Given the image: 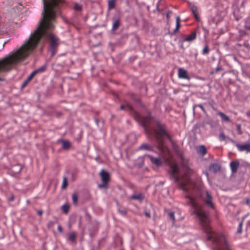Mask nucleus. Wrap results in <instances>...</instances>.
Returning a JSON list of instances; mask_svg holds the SVG:
<instances>
[{"mask_svg":"<svg viewBox=\"0 0 250 250\" xmlns=\"http://www.w3.org/2000/svg\"><path fill=\"white\" fill-rule=\"evenodd\" d=\"M62 0H43L42 17L38 28L31 34L28 41L18 50L8 56L0 60V73L8 72L22 62L34 50L42 37L45 36L49 40L51 56H54L59 45V39L50 32L53 27L52 21L60 13L59 4ZM3 81L0 78V81Z\"/></svg>","mask_w":250,"mask_h":250,"instance_id":"obj_1","label":"nucleus"},{"mask_svg":"<svg viewBox=\"0 0 250 250\" xmlns=\"http://www.w3.org/2000/svg\"><path fill=\"white\" fill-rule=\"evenodd\" d=\"M193 214L199 218L204 231L208 235V239L212 240L215 245L217 250H231L226 238L223 235L216 234L212 231L209 225V220L208 215L205 212L202 207H192Z\"/></svg>","mask_w":250,"mask_h":250,"instance_id":"obj_2","label":"nucleus"},{"mask_svg":"<svg viewBox=\"0 0 250 250\" xmlns=\"http://www.w3.org/2000/svg\"><path fill=\"white\" fill-rule=\"evenodd\" d=\"M171 176L176 182L179 183V187L185 191L197 189L196 184L192 181L189 176L193 173L194 171L189 164L184 162L180 169L176 164L170 165Z\"/></svg>","mask_w":250,"mask_h":250,"instance_id":"obj_3","label":"nucleus"},{"mask_svg":"<svg viewBox=\"0 0 250 250\" xmlns=\"http://www.w3.org/2000/svg\"><path fill=\"white\" fill-rule=\"evenodd\" d=\"M155 133L158 142V148L162 151H164L165 147L162 140L163 138H167L171 140V137L163 125L158 124L157 128L155 129Z\"/></svg>","mask_w":250,"mask_h":250,"instance_id":"obj_4","label":"nucleus"},{"mask_svg":"<svg viewBox=\"0 0 250 250\" xmlns=\"http://www.w3.org/2000/svg\"><path fill=\"white\" fill-rule=\"evenodd\" d=\"M101 177L102 184L99 185L98 187L100 188H107V184L110 180V174L104 169H102L99 173Z\"/></svg>","mask_w":250,"mask_h":250,"instance_id":"obj_5","label":"nucleus"},{"mask_svg":"<svg viewBox=\"0 0 250 250\" xmlns=\"http://www.w3.org/2000/svg\"><path fill=\"white\" fill-rule=\"evenodd\" d=\"M201 196L207 207L212 208H214V206L212 203V197L208 191L202 192Z\"/></svg>","mask_w":250,"mask_h":250,"instance_id":"obj_6","label":"nucleus"},{"mask_svg":"<svg viewBox=\"0 0 250 250\" xmlns=\"http://www.w3.org/2000/svg\"><path fill=\"white\" fill-rule=\"evenodd\" d=\"M178 77L181 79H184L188 80L190 79L188 71L183 68H179L178 69Z\"/></svg>","mask_w":250,"mask_h":250,"instance_id":"obj_7","label":"nucleus"},{"mask_svg":"<svg viewBox=\"0 0 250 250\" xmlns=\"http://www.w3.org/2000/svg\"><path fill=\"white\" fill-rule=\"evenodd\" d=\"M235 146L240 151H246L248 153L250 152V144H236Z\"/></svg>","mask_w":250,"mask_h":250,"instance_id":"obj_8","label":"nucleus"},{"mask_svg":"<svg viewBox=\"0 0 250 250\" xmlns=\"http://www.w3.org/2000/svg\"><path fill=\"white\" fill-rule=\"evenodd\" d=\"M146 156L150 159L151 163L157 167H160L162 165L163 163L160 158H155L149 155Z\"/></svg>","mask_w":250,"mask_h":250,"instance_id":"obj_9","label":"nucleus"},{"mask_svg":"<svg viewBox=\"0 0 250 250\" xmlns=\"http://www.w3.org/2000/svg\"><path fill=\"white\" fill-rule=\"evenodd\" d=\"M134 117L136 119H138V120H139L142 121V122L143 123L144 125H146L147 123L148 120L150 119V117L149 116H148L146 118H144V117H142L139 113H138L137 112L135 113Z\"/></svg>","mask_w":250,"mask_h":250,"instance_id":"obj_10","label":"nucleus"},{"mask_svg":"<svg viewBox=\"0 0 250 250\" xmlns=\"http://www.w3.org/2000/svg\"><path fill=\"white\" fill-rule=\"evenodd\" d=\"M239 163L238 161L231 162L230 164L231 170L233 173H235L239 167Z\"/></svg>","mask_w":250,"mask_h":250,"instance_id":"obj_11","label":"nucleus"},{"mask_svg":"<svg viewBox=\"0 0 250 250\" xmlns=\"http://www.w3.org/2000/svg\"><path fill=\"white\" fill-rule=\"evenodd\" d=\"M198 153L204 156L207 152L206 147L204 145L200 146L197 149Z\"/></svg>","mask_w":250,"mask_h":250,"instance_id":"obj_12","label":"nucleus"},{"mask_svg":"<svg viewBox=\"0 0 250 250\" xmlns=\"http://www.w3.org/2000/svg\"><path fill=\"white\" fill-rule=\"evenodd\" d=\"M35 75V72H32L30 76L27 78L26 80L24 81V82L23 83L21 87L23 88L25 87L26 84L29 83V81H30L33 77Z\"/></svg>","mask_w":250,"mask_h":250,"instance_id":"obj_13","label":"nucleus"},{"mask_svg":"<svg viewBox=\"0 0 250 250\" xmlns=\"http://www.w3.org/2000/svg\"><path fill=\"white\" fill-rule=\"evenodd\" d=\"M139 148L140 149H146L148 150H152L153 149V147L147 144H143L141 146H140Z\"/></svg>","mask_w":250,"mask_h":250,"instance_id":"obj_14","label":"nucleus"},{"mask_svg":"<svg viewBox=\"0 0 250 250\" xmlns=\"http://www.w3.org/2000/svg\"><path fill=\"white\" fill-rule=\"evenodd\" d=\"M62 148L64 149H68L70 148L71 144L68 141H63L62 142Z\"/></svg>","mask_w":250,"mask_h":250,"instance_id":"obj_15","label":"nucleus"},{"mask_svg":"<svg viewBox=\"0 0 250 250\" xmlns=\"http://www.w3.org/2000/svg\"><path fill=\"white\" fill-rule=\"evenodd\" d=\"M218 115L220 116L222 120H223L225 122H229L230 121V119H229V117L228 116H227L226 115H225L224 113H223L221 112H219L218 113Z\"/></svg>","mask_w":250,"mask_h":250,"instance_id":"obj_16","label":"nucleus"},{"mask_svg":"<svg viewBox=\"0 0 250 250\" xmlns=\"http://www.w3.org/2000/svg\"><path fill=\"white\" fill-rule=\"evenodd\" d=\"M120 23V20L119 19H116L114 21V22L113 24L112 30H116V29H117L118 28V27H119Z\"/></svg>","mask_w":250,"mask_h":250,"instance_id":"obj_17","label":"nucleus"},{"mask_svg":"<svg viewBox=\"0 0 250 250\" xmlns=\"http://www.w3.org/2000/svg\"><path fill=\"white\" fill-rule=\"evenodd\" d=\"M196 33L193 32L190 35L188 36L186 39V41H192L194 40L196 38Z\"/></svg>","mask_w":250,"mask_h":250,"instance_id":"obj_18","label":"nucleus"},{"mask_svg":"<svg viewBox=\"0 0 250 250\" xmlns=\"http://www.w3.org/2000/svg\"><path fill=\"white\" fill-rule=\"evenodd\" d=\"M116 0H109L108 2V8L109 10L113 9L115 8V3Z\"/></svg>","mask_w":250,"mask_h":250,"instance_id":"obj_19","label":"nucleus"},{"mask_svg":"<svg viewBox=\"0 0 250 250\" xmlns=\"http://www.w3.org/2000/svg\"><path fill=\"white\" fill-rule=\"evenodd\" d=\"M176 26L174 30V32H177L180 27V19L179 16H177L176 18Z\"/></svg>","mask_w":250,"mask_h":250,"instance_id":"obj_20","label":"nucleus"},{"mask_svg":"<svg viewBox=\"0 0 250 250\" xmlns=\"http://www.w3.org/2000/svg\"><path fill=\"white\" fill-rule=\"evenodd\" d=\"M46 68V66L45 65H44L41 66V67L39 68L35 71H33V72H35V75H36L37 73L42 72L44 71L45 70Z\"/></svg>","mask_w":250,"mask_h":250,"instance_id":"obj_21","label":"nucleus"},{"mask_svg":"<svg viewBox=\"0 0 250 250\" xmlns=\"http://www.w3.org/2000/svg\"><path fill=\"white\" fill-rule=\"evenodd\" d=\"M69 208L70 206L67 204H64L62 207V211L66 214L68 213Z\"/></svg>","mask_w":250,"mask_h":250,"instance_id":"obj_22","label":"nucleus"},{"mask_svg":"<svg viewBox=\"0 0 250 250\" xmlns=\"http://www.w3.org/2000/svg\"><path fill=\"white\" fill-rule=\"evenodd\" d=\"M197 10V7L196 6H192L191 8L192 12L197 20L198 19Z\"/></svg>","mask_w":250,"mask_h":250,"instance_id":"obj_23","label":"nucleus"},{"mask_svg":"<svg viewBox=\"0 0 250 250\" xmlns=\"http://www.w3.org/2000/svg\"><path fill=\"white\" fill-rule=\"evenodd\" d=\"M170 141H171V142L172 143L173 149L175 150V151L176 153H179V146H177L171 139Z\"/></svg>","mask_w":250,"mask_h":250,"instance_id":"obj_24","label":"nucleus"},{"mask_svg":"<svg viewBox=\"0 0 250 250\" xmlns=\"http://www.w3.org/2000/svg\"><path fill=\"white\" fill-rule=\"evenodd\" d=\"M132 198L136 200H142L143 199L144 196L142 194H138L132 196Z\"/></svg>","mask_w":250,"mask_h":250,"instance_id":"obj_25","label":"nucleus"},{"mask_svg":"<svg viewBox=\"0 0 250 250\" xmlns=\"http://www.w3.org/2000/svg\"><path fill=\"white\" fill-rule=\"evenodd\" d=\"M76 235L74 232H71L70 234L69 239L72 242H75Z\"/></svg>","mask_w":250,"mask_h":250,"instance_id":"obj_26","label":"nucleus"},{"mask_svg":"<svg viewBox=\"0 0 250 250\" xmlns=\"http://www.w3.org/2000/svg\"><path fill=\"white\" fill-rule=\"evenodd\" d=\"M67 185V178L66 177H64L63 179L62 188V189H65L66 188Z\"/></svg>","mask_w":250,"mask_h":250,"instance_id":"obj_27","label":"nucleus"},{"mask_svg":"<svg viewBox=\"0 0 250 250\" xmlns=\"http://www.w3.org/2000/svg\"><path fill=\"white\" fill-rule=\"evenodd\" d=\"M72 198V201H73V202L74 203V204L76 205L77 204L78 198L77 195L75 193L73 194Z\"/></svg>","mask_w":250,"mask_h":250,"instance_id":"obj_28","label":"nucleus"},{"mask_svg":"<svg viewBox=\"0 0 250 250\" xmlns=\"http://www.w3.org/2000/svg\"><path fill=\"white\" fill-rule=\"evenodd\" d=\"M125 108H127L128 110H132V107L129 104H126L125 105H121L120 106L121 109H124Z\"/></svg>","mask_w":250,"mask_h":250,"instance_id":"obj_29","label":"nucleus"},{"mask_svg":"<svg viewBox=\"0 0 250 250\" xmlns=\"http://www.w3.org/2000/svg\"><path fill=\"white\" fill-rule=\"evenodd\" d=\"M217 167L218 166L217 165L212 164L210 166L209 168L210 170H213L214 172H216Z\"/></svg>","mask_w":250,"mask_h":250,"instance_id":"obj_30","label":"nucleus"},{"mask_svg":"<svg viewBox=\"0 0 250 250\" xmlns=\"http://www.w3.org/2000/svg\"><path fill=\"white\" fill-rule=\"evenodd\" d=\"M74 9L77 11H81L82 10V6L79 4H75L74 7Z\"/></svg>","mask_w":250,"mask_h":250,"instance_id":"obj_31","label":"nucleus"},{"mask_svg":"<svg viewBox=\"0 0 250 250\" xmlns=\"http://www.w3.org/2000/svg\"><path fill=\"white\" fill-rule=\"evenodd\" d=\"M209 52V48L208 45H206L203 50L204 54H207Z\"/></svg>","mask_w":250,"mask_h":250,"instance_id":"obj_32","label":"nucleus"},{"mask_svg":"<svg viewBox=\"0 0 250 250\" xmlns=\"http://www.w3.org/2000/svg\"><path fill=\"white\" fill-rule=\"evenodd\" d=\"M226 138V136L225 135V134L223 132H221V133H220V134H219V139H220V140H221V141L225 140Z\"/></svg>","mask_w":250,"mask_h":250,"instance_id":"obj_33","label":"nucleus"},{"mask_svg":"<svg viewBox=\"0 0 250 250\" xmlns=\"http://www.w3.org/2000/svg\"><path fill=\"white\" fill-rule=\"evenodd\" d=\"M242 222H240L239 225V227L237 229V232L238 233H240L242 232Z\"/></svg>","mask_w":250,"mask_h":250,"instance_id":"obj_34","label":"nucleus"},{"mask_svg":"<svg viewBox=\"0 0 250 250\" xmlns=\"http://www.w3.org/2000/svg\"><path fill=\"white\" fill-rule=\"evenodd\" d=\"M237 130L239 134H241L242 132L241 130V125L239 124L237 125Z\"/></svg>","mask_w":250,"mask_h":250,"instance_id":"obj_35","label":"nucleus"},{"mask_svg":"<svg viewBox=\"0 0 250 250\" xmlns=\"http://www.w3.org/2000/svg\"><path fill=\"white\" fill-rule=\"evenodd\" d=\"M168 215H169V216L170 217V218L173 220V221H174L175 220V218H174V213L173 212H170L169 213H168Z\"/></svg>","mask_w":250,"mask_h":250,"instance_id":"obj_36","label":"nucleus"},{"mask_svg":"<svg viewBox=\"0 0 250 250\" xmlns=\"http://www.w3.org/2000/svg\"><path fill=\"white\" fill-rule=\"evenodd\" d=\"M15 196L13 193L11 194V197L8 199V202H12L14 200Z\"/></svg>","mask_w":250,"mask_h":250,"instance_id":"obj_37","label":"nucleus"},{"mask_svg":"<svg viewBox=\"0 0 250 250\" xmlns=\"http://www.w3.org/2000/svg\"><path fill=\"white\" fill-rule=\"evenodd\" d=\"M197 106L199 107L204 112L206 113V110L201 104H198L197 105Z\"/></svg>","mask_w":250,"mask_h":250,"instance_id":"obj_38","label":"nucleus"},{"mask_svg":"<svg viewBox=\"0 0 250 250\" xmlns=\"http://www.w3.org/2000/svg\"><path fill=\"white\" fill-rule=\"evenodd\" d=\"M37 212L40 216H42V211L41 210H37Z\"/></svg>","mask_w":250,"mask_h":250,"instance_id":"obj_39","label":"nucleus"},{"mask_svg":"<svg viewBox=\"0 0 250 250\" xmlns=\"http://www.w3.org/2000/svg\"><path fill=\"white\" fill-rule=\"evenodd\" d=\"M222 70V68L221 67H219V66H218L216 69H215V72H218L219 71Z\"/></svg>","mask_w":250,"mask_h":250,"instance_id":"obj_40","label":"nucleus"},{"mask_svg":"<svg viewBox=\"0 0 250 250\" xmlns=\"http://www.w3.org/2000/svg\"><path fill=\"white\" fill-rule=\"evenodd\" d=\"M145 214L146 216L147 217H148V218H150V216H151V215H150V213H148V212H145Z\"/></svg>","mask_w":250,"mask_h":250,"instance_id":"obj_41","label":"nucleus"},{"mask_svg":"<svg viewBox=\"0 0 250 250\" xmlns=\"http://www.w3.org/2000/svg\"><path fill=\"white\" fill-rule=\"evenodd\" d=\"M58 230L60 231V232H62V228L61 227V226H59L58 227Z\"/></svg>","mask_w":250,"mask_h":250,"instance_id":"obj_42","label":"nucleus"},{"mask_svg":"<svg viewBox=\"0 0 250 250\" xmlns=\"http://www.w3.org/2000/svg\"><path fill=\"white\" fill-rule=\"evenodd\" d=\"M167 18H169V13H168L167 14Z\"/></svg>","mask_w":250,"mask_h":250,"instance_id":"obj_43","label":"nucleus"}]
</instances>
